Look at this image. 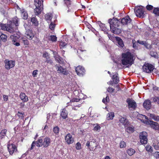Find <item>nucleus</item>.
I'll use <instances>...</instances> for the list:
<instances>
[{
  "mask_svg": "<svg viewBox=\"0 0 159 159\" xmlns=\"http://www.w3.org/2000/svg\"><path fill=\"white\" fill-rule=\"evenodd\" d=\"M108 22L110 24L111 30L113 33L116 34H119L121 33V30L117 28L119 26V21L117 20L110 19L108 20Z\"/></svg>",
  "mask_w": 159,
  "mask_h": 159,
  "instance_id": "obj_1",
  "label": "nucleus"
},
{
  "mask_svg": "<svg viewBox=\"0 0 159 159\" xmlns=\"http://www.w3.org/2000/svg\"><path fill=\"white\" fill-rule=\"evenodd\" d=\"M133 56L131 53L129 52L123 53L122 54V63L124 65H131L133 64Z\"/></svg>",
  "mask_w": 159,
  "mask_h": 159,
  "instance_id": "obj_2",
  "label": "nucleus"
},
{
  "mask_svg": "<svg viewBox=\"0 0 159 159\" xmlns=\"http://www.w3.org/2000/svg\"><path fill=\"white\" fill-rule=\"evenodd\" d=\"M50 142V139L48 137H45L43 140L39 138L37 141V146L39 147L43 146L44 148H47L49 145Z\"/></svg>",
  "mask_w": 159,
  "mask_h": 159,
  "instance_id": "obj_3",
  "label": "nucleus"
},
{
  "mask_svg": "<svg viewBox=\"0 0 159 159\" xmlns=\"http://www.w3.org/2000/svg\"><path fill=\"white\" fill-rule=\"evenodd\" d=\"M10 24H6L0 23V30H6L11 33H12L15 31V29H14V25H12V22Z\"/></svg>",
  "mask_w": 159,
  "mask_h": 159,
  "instance_id": "obj_4",
  "label": "nucleus"
},
{
  "mask_svg": "<svg viewBox=\"0 0 159 159\" xmlns=\"http://www.w3.org/2000/svg\"><path fill=\"white\" fill-rule=\"evenodd\" d=\"M5 67L7 70L13 68L15 65V62L13 60H9L8 59H6L4 61Z\"/></svg>",
  "mask_w": 159,
  "mask_h": 159,
  "instance_id": "obj_5",
  "label": "nucleus"
},
{
  "mask_svg": "<svg viewBox=\"0 0 159 159\" xmlns=\"http://www.w3.org/2000/svg\"><path fill=\"white\" fill-rule=\"evenodd\" d=\"M134 12L136 16L140 18H143L144 16V10L143 7L142 6L135 7Z\"/></svg>",
  "mask_w": 159,
  "mask_h": 159,
  "instance_id": "obj_6",
  "label": "nucleus"
},
{
  "mask_svg": "<svg viewBox=\"0 0 159 159\" xmlns=\"http://www.w3.org/2000/svg\"><path fill=\"white\" fill-rule=\"evenodd\" d=\"M147 133L146 132L143 131L140 133L139 139L140 143L144 144H146L148 142Z\"/></svg>",
  "mask_w": 159,
  "mask_h": 159,
  "instance_id": "obj_7",
  "label": "nucleus"
},
{
  "mask_svg": "<svg viewBox=\"0 0 159 159\" xmlns=\"http://www.w3.org/2000/svg\"><path fill=\"white\" fill-rule=\"evenodd\" d=\"M129 109L130 110H135L137 107L136 102L133 100L129 98L127 100Z\"/></svg>",
  "mask_w": 159,
  "mask_h": 159,
  "instance_id": "obj_8",
  "label": "nucleus"
},
{
  "mask_svg": "<svg viewBox=\"0 0 159 159\" xmlns=\"http://www.w3.org/2000/svg\"><path fill=\"white\" fill-rule=\"evenodd\" d=\"M154 66L153 65L148 63L145 64L142 67L143 71L147 73L152 72Z\"/></svg>",
  "mask_w": 159,
  "mask_h": 159,
  "instance_id": "obj_9",
  "label": "nucleus"
},
{
  "mask_svg": "<svg viewBox=\"0 0 159 159\" xmlns=\"http://www.w3.org/2000/svg\"><path fill=\"white\" fill-rule=\"evenodd\" d=\"M7 148L9 154L11 155H12L14 152H16L17 151L16 146L13 144H8Z\"/></svg>",
  "mask_w": 159,
  "mask_h": 159,
  "instance_id": "obj_10",
  "label": "nucleus"
},
{
  "mask_svg": "<svg viewBox=\"0 0 159 159\" xmlns=\"http://www.w3.org/2000/svg\"><path fill=\"white\" fill-rule=\"evenodd\" d=\"M66 142L68 144H70L73 143L74 140L71 134L70 133L67 134L65 137Z\"/></svg>",
  "mask_w": 159,
  "mask_h": 159,
  "instance_id": "obj_11",
  "label": "nucleus"
},
{
  "mask_svg": "<svg viewBox=\"0 0 159 159\" xmlns=\"http://www.w3.org/2000/svg\"><path fill=\"white\" fill-rule=\"evenodd\" d=\"M75 71L77 74L80 76H82L85 72L84 68L80 66H79L76 68Z\"/></svg>",
  "mask_w": 159,
  "mask_h": 159,
  "instance_id": "obj_12",
  "label": "nucleus"
},
{
  "mask_svg": "<svg viewBox=\"0 0 159 159\" xmlns=\"http://www.w3.org/2000/svg\"><path fill=\"white\" fill-rule=\"evenodd\" d=\"M25 36L26 38L29 40H32L34 37V34L33 31L30 30H27L25 33Z\"/></svg>",
  "mask_w": 159,
  "mask_h": 159,
  "instance_id": "obj_13",
  "label": "nucleus"
},
{
  "mask_svg": "<svg viewBox=\"0 0 159 159\" xmlns=\"http://www.w3.org/2000/svg\"><path fill=\"white\" fill-rule=\"evenodd\" d=\"M56 67L57 71L59 73L62 74L64 75H67L68 74L67 71H66V69H64L61 66H56Z\"/></svg>",
  "mask_w": 159,
  "mask_h": 159,
  "instance_id": "obj_14",
  "label": "nucleus"
},
{
  "mask_svg": "<svg viewBox=\"0 0 159 159\" xmlns=\"http://www.w3.org/2000/svg\"><path fill=\"white\" fill-rule=\"evenodd\" d=\"M119 121L124 126L128 125L129 124V121L126 118L122 116H120L119 117Z\"/></svg>",
  "mask_w": 159,
  "mask_h": 159,
  "instance_id": "obj_15",
  "label": "nucleus"
},
{
  "mask_svg": "<svg viewBox=\"0 0 159 159\" xmlns=\"http://www.w3.org/2000/svg\"><path fill=\"white\" fill-rule=\"evenodd\" d=\"M131 21V19L129 16H127L122 18L121 20V23L123 25H126L129 23Z\"/></svg>",
  "mask_w": 159,
  "mask_h": 159,
  "instance_id": "obj_16",
  "label": "nucleus"
},
{
  "mask_svg": "<svg viewBox=\"0 0 159 159\" xmlns=\"http://www.w3.org/2000/svg\"><path fill=\"white\" fill-rule=\"evenodd\" d=\"M137 118L143 122L146 123V124H148V121L146 119H148V117L144 115L139 114L137 116Z\"/></svg>",
  "mask_w": 159,
  "mask_h": 159,
  "instance_id": "obj_17",
  "label": "nucleus"
},
{
  "mask_svg": "<svg viewBox=\"0 0 159 159\" xmlns=\"http://www.w3.org/2000/svg\"><path fill=\"white\" fill-rule=\"evenodd\" d=\"M11 37V38L12 37H14L12 41V43L17 46H20V43L19 42H16V41H17V40L19 39V38H20V36L16 34V35H14V36H12Z\"/></svg>",
  "mask_w": 159,
  "mask_h": 159,
  "instance_id": "obj_18",
  "label": "nucleus"
},
{
  "mask_svg": "<svg viewBox=\"0 0 159 159\" xmlns=\"http://www.w3.org/2000/svg\"><path fill=\"white\" fill-rule=\"evenodd\" d=\"M143 106L147 110L150 109L151 106L150 101L149 100H145L143 103Z\"/></svg>",
  "mask_w": 159,
  "mask_h": 159,
  "instance_id": "obj_19",
  "label": "nucleus"
},
{
  "mask_svg": "<svg viewBox=\"0 0 159 159\" xmlns=\"http://www.w3.org/2000/svg\"><path fill=\"white\" fill-rule=\"evenodd\" d=\"M31 22L32 25L35 26H38L39 25V21L35 16H32L31 18Z\"/></svg>",
  "mask_w": 159,
  "mask_h": 159,
  "instance_id": "obj_20",
  "label": "nucleus"
},
{
  "mask_svg": "<svg viewBox=\"0 0 159 159\" xmlns=\"http://www.w3.org/2000/svg\"><path fill=\"white\" fill-rule=\"evenodd\" d=\"M20 98L24 102H27L28 101V98L25 94L21 93L20 95Z\"/></svg>",
  "mask_w": 159,
  "mask_h": 159,
  "instance_id": "obj_21",
  "label": "nucleus"
},
{
  "mask_svg": "<svg viewBox=\"0 0 159 159\" xmlns=\"http://www.w3.org/2000/svg\"><path fill=\"white\" fill-rule=\"evenodd\" d=\"M43 6H39L38 7H36V8L34 9V13L36 16H38L40 14L42 10L43 9Z\"/></svg>",
  "mask_w": 159,
  "mask_h": 159,
  "instance_id": "obj_22",
  "label": "nucleus"
},
{
  "mask_svg": "<svg viewBox=\"0 0 159 159\" xmlns=\"http://www.w3.org/2000/svg\"><path fill=\"white\" fill-rule=\"evenodd\" d=\"M150 125L152 128L155 130H159V125L157 123L150 121Z\"/></svg>",
  "mask_w": 159,
  "mask_h": 159,
  "instance_id": "obj_23",
  "label": "nucleus"
},
{
  "mask_svg": "<svg viewBox=\"0 0 159 159\" xmlns=\"http://www.w3.org/2000/svg\"><path fill=\"white\" fill-rule=\"evenodd\" d=\"M68 115V112L65 108L62 110L61 112V116L63 119H66Z\"/></svg>",
  "mask_w": 159,
  "mask_h": 159,
  "instance_id": "obj_24",
  "label": "nucleus"
},
{
  "mask_svg": "<svg viewBox=\"0 0 159 159\" xmlns=\"http://www.w3.org/2000/svg\"><path fill=\"white\" fill-rule=\"evenodd\" d=\"M19 20L16 17L14 18L13 19L12 21L10 22H9V24H11V22H12V25H14V26H15L16 27L17 26L19 25Z\"/></svg>",
  "mask_w": 159,
  "mask_h": 159,
  "instance_id": "obj_25",
  "label": "nucleus"
},
{
  "mask_svg": "<svg viewBox=\"0 0 159 159\" xmlns=\"http://www.w3.org/2000/svg\"><path fill=\"white\" fill-rule=\"evenodd\" d=\"M19 20L16 17L14 18L13 19L12 21L10 22H9V24H11V22H12V25H14V26H15L16 27L17 26L19 25Z\"/></svg>",
  "mask_w": 159,
  "mask_h": 159,
  "instance_id": "obj_26",
  "label": "nucleus"
},
{
  "mask_svg": "<svg viewBox=\"0 0 159 159\" xmlns=\"http://www.w3.org/2000/svg\"><path fill=\"white\" fill-rule=\"evenodd\" d=\"M7 130L4 129L2 130L0 132V140L4 138L6 135Z\"/></svg>",
  "mask_w": 159,
  "mask_h": 159,
  "instance_id": "obj_27",
  "label": "nucleus"
},
{
  "mask_svg": "<svg viewBox=\"0 0 159 159\" xmlns=\"http://www.w3.org/2000/svg\"><path fill=\"white\" fill-rule=\"evenodd\" d=\"M34 5L36 7L43 6L42 0H34Z\"/></svg>",
  "mask_w": 159,
  "mask_h": 159,
  "instance_id": "obj_28",
  "label": "nucleus"
},
{
  "mask_svg": "<svg viewBox=\"0 0 159 159\" xmlns=\"http://www.w3.org/2000/svg\"><path fill=\"white\" fill-rule=\"evenodd\" d=\"M21 15L23 19H26L28 17V14L24 9H22L20 10Z\"/></svg>",
  "mask_w": 159,
  "mask_h": 159,
  "instance_id": "obj_29",
  "label": "nucleus"
},
{
  "mask_svg": "<svg viewBox=\"0 0 159 159\" xmlns=\"http://www.w3.org/2000/svg\"><path fill=\"white\" fill-rule=\"evenodd\" d=\"M7 40V36L0 32V40L5 42ZM1 44L0 43V45Z\"/></svg>",
  "mask_w": 159,
  "mask_h": 159,
  "instance_id": "obj_30",
  "label": "nucleus"
},
{
  "mask_svg": "<svg viewBox=\"0 0 159 159\" xmlns=\"http://www.w3.org/2000/svg\"><path fill=\"white\" fill-rule=\"evenodd\" d=\"M114 116V112H110L107 115V119L108 120H112Z\"/></svg>",
  "mask_w": 159,
  "mask_h": 159,
  "instance_id": "obj_31",
  "label": "nucleus"
},
{
  "mask_svg": "<svg viewBox=\"0 0 159 159\" xmlns=\"http://www.w3.org/2000/svg\"><path fill=\"white\" fill-rule=\"evenodd\" d=\"M45 20L48 23L49 22L52 17V14L47 13L45 16Z\"/></svg>",
  "mask_w": 159,
  "mask_h": 159,
  "instance_id": "obj_32",
  "label": "nucleus"
},
{
  "mask_svg": "<svg viewBox=\"0 0 159 159\" xmlns=\"http://www.w3.org/2000/svg\"><path fill=\"white\" fill-rule=\"evenodd\" d=\"M112 79L115 84L118 83L119 82V78L118 77V74H116L115 75H114L112 77Z\"/></svg>",
  "mask_w": 159,
  "mask_h": 159,
  "instance_id": "obj_33",
  "label": "nucleus"
},
{
  "mask_svg": "<svg viewBox=\"0 0 159 159\" xmlns=\"http://www.w3.org/2000/svg\"><path fill=\"white\" fill-rule=\"evenodd\" d=\"M98 24H99V26L102 30L104 31V32H106L107 29L105 26V25L102 23L101 21H99L98 22Z\"/></svg>",
  "mask_w": 159,
  "mask_h": 159,
  "instance_id": "obj_34",
  "label": "nucleus"
},
{
  "mask_svg": "<svg viewBox=\"0 0 159 159\" xmlns=\"http://www.w3.org/2000/svg\"><path fill=\"white\" fill-rule=\"evenodd\" d=\"M116 40L117 41L119 45L121 47H123L124 46V44L122 40L119 37H117Z\"/></svg>",
  "mask_w": 159,
  "mask_h": 159,
  "instance_id": "obj_35",
  "label": "nucleus"
},
{
  "mask_svg": "<svg viewBox=\"0 0 159 159\" xmlns=\"http://www.w3.org/2000/svg\"><path fill=\"white\" fill-rule=\"evenodd\" d=\"M125 131L127 132L130 133L133 132L134 131V128L133 126L128 127L126 129Z\"/></svg>",
  "mask_w": 159,
  "mask_h": 159,
  "instance_id": "obj_36",
  "label": "nucleus"
},
{
  "mask_svg": "<svg viewBox=\"0 0 159 159\" xmlns=\"http://www.w3.org/2000/svg\"><path fill=\"white\" fill-rule=\"evenodd\" d=\"M135 152V150L132 148H130L127 151V153L130 156L132 155Z\"/></svg>",
  "mask_w": 159,
  "mask_h": 159,
  "instance_id": "obj_37",
  "label": "nucleus"
},
{
  "mask_svg": "<svg viewBox=\"0 0 159 159\" xmlns=\"http://www.w3.org/2000/svg\"><path fill=\"white\" fill-rule=\"evenodd\" d=\"M92 141H91L90 142L89 141H87L86 143V145L89 148H90L91 144H92V143L93 142V143L95 144V143L96 142V140L95 139H92Z\"/></svg>",
  "mask_w": 159,
  "mask_h": 159,
  "instance_id": "obj_38",
  "label": "nucleus"
},
{
  "mask_svg": "<svg viewBox=\"0 0 159 159\" xmlns=\"http://www.w3.org/2000/svg\"><path fill=\"white\" fill-rule=\"evenodd\" d=\"M153 146L155 149L156 150H158L159 149V142L157 141L156 143L155 141H154L153 143Z\"/></svg>",
  "mask_w": 159,
  "mask_h": 159,
  "instance_id": "obj_39",
  "label": "nucleus"
},
{
  "mask_svg": "<svg viewBox=\"0 0 159 159\" xmlns=\"http://www.w3.org/2000/svg\"><path fill=\"white\" fill-rule=\"evenodd\" d=\"M56 60L59 63L61 64L62 62V59L58 55H57L54 57Z\"/></svg>",
  "mask_w": 159,
  "mask_h": 159,
  "instance_id": "obj_40",
  "label": "nucleus"
},
{
  "mask_svg": "<svg viewBox=\"0 0 159 159\" xmlns=\"http://www.w3.org/2000/svg\"><path fill=\"white\" fill-rule=\"evenodd\" d=\"M21 41L25 45H28L29 42L28 40L26 38H21V39H20Z\"/></svg>",
  "mask_w": 159,
  "mask_h": 159,
  "instance_id": "obj_41",
  "label": "nucleus"
},
{
  "mask_svg": "<svg viewBox=\"0 0 159 159\" xmlns=\"http://www.w3.org/2000/svg\"><path fill=\"white\" fill-rule=\"evenodd\" d=\"M152 99L153 102H155L157 104H159V97L155 96V97H152Z\"/></svg>",
  "mask_w": 159,
  "mask_h": 159,
  "instance_id": "obj_42",
  "label": "nucleus"
},
{
  "mask_svg": "<svg viewBox=\"0 0 159 159\" xmlns=\"http://www.w3.org/2000/svg\"><path fill=\"white\" fill-rule=\"evenodd\" d=\"M153 13L156 16H159V8H155L153 11Z\"/></svg>",
  "mask_w": 159,
  "mask_h": 159,
  "instance_id": "obj_43",
  "label": "nucleus"
},
{
  "mask_svg": "<svg viewBox=\"0 0 159 159\" xmlns=\"http://www.w3.org/2000/svg\"><path fill=\"white\" fill-rule=\"evenodd\" d=\"M145 148L147 151L150 152H152L153 151V149L151 146L149 145H147L145 147Z\"/></svg>",
  "mask_w": 159,
  "mask_h": 159,
  "instance_id": "obj_44",
  "label": "nucleus"
},
{
  "mask_svg": "<svg viewBox=\"0 0 159 159\" xmlns=\"http://www.w3.org/2000/svg\"><path fill=\"white\" fill-rule=\"evenodd\" d=\"M150 54L151 56L154 57L155 58H157L158 57L157 54L156 52L151 51L150 52Z\"/></svg>",
  "mask_w": 159,
  "mask_h": 159,
  "instance_id": "obj_45",
  "label": "nucleus"
},
{
  "mask_svg": "<svg viewBox=\"0 0 159 159\" xmlns=\"http://www.w3.org/2000/svg\"><path fill=\"white\" fill-rule=\"evenodd\" d=\"M93 125H95L93 129L94 131H97L100 129L101 127L98 124H94Z\"/></svg>",
  "mask_w": 159,
  "mask_h": 159,
  "instance_id": "obj_46",
  "label": "nucleus"
},
{
  "mask_svg": "<svg viewBox=\"0 0 159 159\" xmlns=\"http://www.w3.org/2000/svg\"><path fill=\"white\" fill-rule=\"evenodd\" d=\"M57 38L55 35H51L49 39L52 42H55L57 40Z\"/></svg>",
  "mask_w": 159,
  "mask_h": 159,
  "instance_id": "obj_47",
  "label": "nucleus"
},
{
  "mask_svg": "<svg viewBox=\"0 0 159 159\" xmlns=\"http://www.w3.org/2000/svg\"><path fill=\"white\" fill-rule=\"evenodd\" d=\"M75 148L77 150H79L81 148V144L79 142H78L76 144Z\"/></svg>",
  "mask_w": 159,
  "mask_h": 159,
  "instance_id": "obj_48",
  "label": "nucleus"
},
{
  "mask_svg": "<svg viewBox=\"0 0 159 159\" xmlns=\"http://www.w3.org/2000/svg\"><path fill=\"white\" fill-rule=\"evenodd\" d=\"M55 26V24L52 22H51L49 25V28L52 30L54 29Z\"/></svg>",
  "mask_w": 159,
  "mask_h": 159,
  "instance_id": "obj_49",
  "label": "nucleus"
},
{
  "mask_svg": "<svg viewBox=\"0 0 159 159\" xmlns=\"http://www.w3.org/2000/svg\"><path fill=\"white\" fill-rule=\"evenodd\" d=\"M53 131L55 134H58L59 131V129L57 126H56L54 128Z\"/></svg>",
  "mask_w": 159,
  "mask_h": 159,
  "instance_id": "obj_50",
  "label": "nucleus"
},
{
  "mask_svg": "<svg viewBox=\"0 0 159 159\" xmlns=\"http://www.w3.org/2000/svg\"><path fill=\"white\" fill-rule=\"evenodd\" d=\"M126 143L124 141H121L120 143V148H123L126 147Z\"/></svg>",
  "mask_w": 159,
  "mask_h": 159,
  "instance_id": "obj_51",
  "label": "nucleus"
},
{
  "mask_svg": "<svg viewBox=\"0 0 159 159\" xmlns=\"http://www.w3.org/2000/svg\"><path fill=\"white\" fill-rule=\"evenodd\" d=\"M145 47L147 49H150L152 48L151 45L150 44L148 43L147 42H146L144 45Z\"/></svg>",
  "mask_w": 159,
  "mask_h": 159,
  "instance_id": "obj_52",
  "label": "nucleus"
},
{
  "mask_svg": "<svg viewBox=\"0 0 159 159\" xmlns=\"http://www.w3.org/2000/svg\"><path fill=\"white\" fill-rule=\"evenodd\" d=\"M51 115H52V118H53L54 119L53 117H55V116H56V114L55 113H53V114L51 113V115L49 113L47 115V118L48 119H49V118L50 116Z\"/></svg>",
  "mask_w": 159,
  "mask_h": 159,
  "instance_id": "obj_53",
  "label": "nucleus"
},
{
  "mask_svg": "<svg viewBox=\"0 0 159 159\" xmlns=\"http://www.w3.org/2000/svg\"><path fill=\"white\" fill-rule=\"evenodd\" d=\"M17 116L19 117L20 118H22L24 117L23 113L22 112H18L17 114Z\"/></svg>",
  "mask_w": 159,
  "mask_h": 159,
  "instance_id": "obj_54",
  "label": "nucleus"
},
{
  "mask_svg": "<svg viewBox=\"0 0 159 159\" xmlns=\"http://www.w3.org/2000/svg\"><path fill=\"white\" fill-rule=\"evenodd\" d=\"M154 156L156 158H159V152H156L153 154Z\"/></svg>",
  "mask_w": 159,
  "mask_h": 159,
  "instance_id": "obj_55",
  "label": "nucleus"
},
{
  "mask_svg": "<svg viewBox=\"0 0 159 159\" xmlns=\"http://www.w3.org/2000/svg\"><path fill=\"white\" fill-rule=\"evenodd\" d=\"M38 72V71L37 70H34L32 74V76L34 77L36 76Z\"/></svg>",
  "mask_w": 159,
  "mask_h": 159,
  "instance_id": "obj_56",
  "label": "nucleus"
},
{
  "mask_svg": "<svg viewBox=\"0 0 159 159\" xmlns=\"http://www.w3.org/2000/svg\"><path fill=\"white\" fill-rule=\"evenodd\" d=\"M152 119L154 120L158 121L159 120V116H156L154 115V117H153L152 118Z\"/></svg>",
  "mask_w": 159,
  "mask_h": 159,
  "instance_id": "obj_57",
  "label": "nucleus"
},
{
  "mask_svg": "<svg viewBox=\"0 0 159 159\" xmlns=\"http://www.w3.org/2000/svg\"><path fill=\"white\" fill-rule=\"evenodd\" d=\"M66 45V43L65 42H61L60 43V45L61 48H63Z\"/></svg>",
  "mask_w": 159,
  "mask_h": 159,
  "instance_id": "obj_58",
  "label": "nucleus"
},
{
  "mask_svg": "<svg viewBox=\"0 0 159 159\" xmlns=\"http://www.w3.org/2000/svg\"><path fill=\"white\" fill-rule=\"evenodd\" d=\"M43 56L44 57L46 58V59H48L49 58V56L48 53L45 52L43 53Z\"/></svg>",
  "mask_w": 159,
  "mask_h": 159,
  "instance_id": "obj_59",
  "label": "nucleus"
},
{
  "mask_svg": "<svg viewBox=\"0 0 159 159\" xmlns=\"http://www.w3.org/2000/svg\"><path fill=\"white\" fill-rule=\"evenodd\" d=\"M114 90V89H113L111 87H109L107 89V91L110 93H112L113 92Z\"/></svg>",
  "mask_w": 159,
  "mask_h": 159,
  "instance_id": "obj_60",
  "label": "nucleus"
},
{
  "mask_svg": "<svg viewBox=\"0 0 159 159\" xmlns=\"http://www.w3.org/2000/svg\"><path fill=\"white\" fill-rule=\"evenodd\" d=\"M64 2L67 6L70 4L71 2L70 0H64Z\"/></svg>",
  "mask_w": 159,
  "mask_h": 159,
  "instance_id": "obj_61",
  "label": "nucleus"
},
{
  "mask_svg": "<svg viewBox=\"0 0 159 159\" xmlns=\"http://www.w3.org/2000/svg\"><path fill=\"white\" fill-rule=\"evenodd\" d=\"M3 98L4 101H7L8 100V96L5 95H3Z\"/></svg>",
  "mask_w": 159,
  "mask_h": 159,
  "instance_id": "obj_62",
  "label": "nucleus"
},
{
  "mask_svg": "<svg viewBox=\"0 0 159 159\" xmlns=\"http://www.w3.org/2000/svg\"><path fill=\"white\" fill-rule=\"evenodd\" d=\"M153 7L151 5H148L146 6V8L148 10H150L153 9Z\"/></svg>",
  "mask_w": 159,
  "mask_h": 159,
  "instance_id": "obj_63",
  "label": "nucleus"
},
{
  "mask_svg": "<svg viewBox=\"0 0 159 159\" xmlns=\"http://www.w3.org/2000/svg\"><path fill=\"white\" fill-rule=\"evenodd\" d=\"M80 99L76 98H74L70 100V102H79Z\"/></svg>",
  "mask_w": 159,
  "mask_h": 159,
  "instance_id": "obj_64",
  "label": "nucleus"
}]
</instances>
